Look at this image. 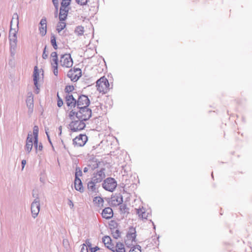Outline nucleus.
Segmentation results:
<instances>
[{
	"mask_svg": "<svg viewBox=\"0 0 252 252\" xmlns=\"http://www.w3.org/2000/svg\"><path fill=\"white\" fill-rule=\"evenodd\" d=\"M66 26V24L64 22V21H61L58 24L57 27V31L60 32H61L63 30Z\"/></svg>",
	"mask_w": 252,
	"mask_h": 252,
	"instance_id": "nucleus-29",
	"label": "nucleus"
},
{
	"mask_svg": "<svg viewBox=\"0 0 252 252\" xmlns=\"http://www.w3.org/2000/svg\"><path fill=\"white\" fill-rule=\"evenodd\" d=\"M88 166L92 170L95 169L98 167V162L96 160H91L88 163Z\"/></svg>",
	"mask_w": 252,
	"mask_h": 252,
	"instance_id": "nucleus-28",
	"label": "nucleus"
},
{
	"mask_svg": "<svg viewBox=\"0 0 252 252\" xmlns=\"http://www.w3.org/2000/svg\"><path fill=\"white\" fill-rule=\"evenodd\" d=\"M85 245L87 246V248L89 247V248H90L92 247V244L90 242L89 240H87L86 241V244Z\"/></svg>",
	"mask_w": 252,
	"mask_h": 252,
	"instance_id": "nucleus-45",
	"label": "nucleus"
},
{
	"mask_svg": "<svg viewBox=\"0 0 252 252\" xmlns=\"http://www.w3.org/2000/svg\"><path fill=\"white\" fill-rule=\"evenodd\" d=\"M77 119L83 121L89 120L92 116V110L86 107H80L79 109Z\"/></svg>",
	"mask_w": 252,
	"mask_h": 252,
	"instance_id": "nucleus-5",
	"label": "nucleus"
},
{
	"mask_svg": "<svg viewBox=\"0 0 252 252\" xmlns=\"http://www.w3.org/2000/svg\"><path fill=\"white\" fill-rule=\"evenodd\" d=\"M113 236L114 238L117 239L120 237V232L118 230H116L115 232H114L113 233Z\"/></svg>",
	"mask_w": 252,
	"mask_h": 252,
	"instance_id": "nucleus-38",
	"label": "nucleus"
},
{
	"mask_svg": "<svg viewBox=\"0 0 252 252\" xmlns=\"http://www.w3.org/2000/svg\"><path fill=\"white\" fill-rule=\"evenodd\" d=\"M53 68V73L55 76H57L58 74V67H52Z\"/></svg>",
	"mask_w": 252,
	"mask_h": 252,
	"instance_id": "nucleus-43",
	"label": "nucleus"
},
{
	"mask_svg": "<svg viewBox=\"0 0 252 252\" xmlns=\"http://www.w3.org/2000/svg\"><path fill=\"white\" fill-rule=\"evenodd\" d=\"M98 184L95 181H94L93 179L91 180L88 183V189L89 190L92 191H95L96 189V185Z\"/></svg>",
	"mask_w": 252,
	"mask_h": 252,
	"instance_id": "nucleus-25",
	"label": "nucleus"
},
{
	"mask_svg": "<svg viewBox=\"0 0 252 252\" xmlns=\"http://www.w3.org/2000/svg\"><path fill=\"white\" fill-rule=\"evenodd\" d=\"M46 47H45L43 52V54H42V58L44 59H46L48 57V54L46 53Z\"/></svg>",
	"mask_w": 252,
	"mask_h": 252,
	"instance_id": "nucleus-41",
	"label": "nucleus"
},
{
	"mask_svg": "<svg viewBox=\"0 0 252 252\" xmlns=\"http://www.w3.org/2000/svg\"><path fill=\"white\" fill-rule=\"evenodd\" d=\"M212 177L213 178V173H212Z\"/></svg>",
	"mask_w": 252,
	"mask_h": 252,
	"instance_id": "nucleus-54",
	"label": "nucleus"
},
{
	"mask_svg": "<svg viewBox=\"0 0 252 252\" xmlns=\"http://www.w3.org/2000/svg\"><path fill=\"white\" fill-rule=\"evenodd\" d=\"M97 90L100 93L106 94L109 90V83L105 77H102L96 81Z\"/></svg>",
	"mask_w": 252,
	"mask_h": 252,
	"instance_id": "nucleus-4",
	"label": "nucleus"
},
{
	"mask_svg": "<svg viewBox=\"0 0 252 252\" xmlns=\"http://www.w3.org/2000/svg\"><path fill=\"white\" fill-rule=\"evenodd\" d=\"M51 43L55 49L56 50L58 48L56 37L54 35H52L51 37Z\"/></svg>",
	"mask_w": 252,
	"mask_h": 252,
	"instance_id": "nucleus-31",
	"label": "nucleus"
},
{
	"mask_svg": "<svg viewBox=\"0 0 252 252\" xmlns=\"http://www.w3.org/2000/svg\"><path fill=\"white\" fill-rule=\"evenodd\" d=\"M14 18L13 17L10 22V28L9 32L8 39L10 44V56L8 63V67L11 69L14 70L16 65L15 55L16 53V29L12 27Z\"/></svg>",
	"mask_w": 252,
	"mask_h": 252,
	"instance_id": "nucleus-1",
	"label": "nucleus"
},
{
	"mask_svg": "<svg viewBox=\"0 0 252 252\" xmlns=\"http://www.w3.org/2000/svg\"><path fill=\"white\" fill-rule=\"evenodd\" d=\"M81 70L79 68L70 69L67 73V76L72 81L76 82L81 76Z\"/></svg>",
	"mask_w": 252,
	"mask_h": 252,
	"instance_id": "nucleus-10",
	"label": "nucleus"
},
{
	"mask_svg": "<svg viewBox=\"0 0 252 252\" xmlns=\"http://www.w3.org/2000/svg\"><path fill=\"white\" fill-rule=\"evenodd\" d=\"M60 64L63 67L69 68L73 65V60L69 54H65L61 56Z\"/></svg>",
	"mask_w": 252,
	"mask_h": 252,
	"instance_id": "nucleus-7",
	"label": "nucleus"
},
{
	"mask_svg": "<svg viewBox=\"0 0 252 252\" xmlns=\"http://www.w3.org/2000/svg\"><path fill=\"white\" fill-rule=\"evenodd\" d=\"M79 109H77V106L72 108L68 113V117L71 120L73 119L75 117L77 118Z\"/></svg>",
	"mask_w": 252,
	"mask_h": 252,
	"instance_id": "nucleus-26",
	"label": "nucleus"
},
{
	"mask_svg": "<svg viewBox=\"0 0 252 252\" xmlns=\"http://www.w3.org/2000/svg\"><path fill=\"white\" fill-rule=\"evenodd\" d=\"M46 135H47V137H48V140H49V142L51 144V140H50V137H49V135L48 133V132L47 131V130H46Z\"/></svg>",
	"mask_w": 252,
	"mask_h": 252,
	"instance_id": "nucleus-51",
	"label": "nucleus"
},
{
	"mask_svg": "<svg viewBox=\"0 0 252 252\" xmlns=\"http://www.w3.org/2000/svg\"><path fill=\"white\" fill-rule=\"evenodd\" d=\"M57 96L58 97L57 105H58V107H61L63 105V101L62 99L61 98H60V97H59V95H57Z\"/></svg>",
	"mask_w": 252,
	"mask_h": 252,
	"instance_id": "nucleus-39",
	"label": "nucleus"
},
{
	"mask_svg": "<svg viewBox=\"0 0 252 252\" xmlns=\"http://www.w3.org/2000/svg\"><path fill=\"white\" fill-rule=\"evenodd\" d=\"M88 140V137L85 134H80L73 140V144L78 147L83 146Z\"/></svg>",
	"mask_w": 252,
	"mask_h": 252,
	"instance_id": "nucleus-12",
	"label": "nucleus"
},
{
	"mask_svg": "<svg viewBox=\"0 0 252 252\" xmlns=\"http://www.w3.org/2000/svg\"><path fill=\"white\" fill-rule=\"evenodd\" d=\"M51 58H58L57 53L56 52H53L51 54Z\"/></svg>",
	"mask_w": 252,
	"mask_h": 252,
	"instance_id": "nucleus-46",
	"label": "nucleus"
},
{
	"mask_svg": "<svg viewBox=\"0 0 252 252\" xmlns=\"http://www.w3.org/2000/svg\"><path fill=\"white\" fill-rule=\"evenodd\" d=\"M26 164V160L25 159L23 160L22 161V170H23Z\"/></svg>",
	"mask_w": 252,
	"mask_h": 252,
	"instance_id": "nucleus-48",
	"label": "nucleus"
},
{
	"mask_svg": "<svg viewBox=\"0 0 252 252\" xmlns=\"http://www.w3.org/2000/svg\"><path fill=\"white\" fill-rule=\"evenodd\" d=\"M33 144V142L32 141V134H29L27 138V143L25 147V150L28 152L30 153L32 148Z\"/></svg>",
	"mask_w": 252,
	"mask_h": 252,
	"instance_id": "nucleus-18",
	"label": "nucleus"
},
{
	"mask_svg": "<svg viewBox=\"0 0 252 252\" xmlns=\"http://www.w3.org/2000/svg\"><path fill=\"white\" fill-rule=\"evenodd\" d=\"M136 214L138 215L139 219L143 220H146L151 216V212L147 210L145 208L142 207L139 209H135Z\"/></svg>",
	"mask_w": 252,
	"mask_h": 252,
	"instance_id": "nucleus-14",
	"label": "nucleus"
},
{
	"mask_svg": "<svg viewBox=\"0 0 252 252\" xmlns=\"http://www.w3.org/2000/svg\"><path fill=\"white\" fill-rule=\"evenodd\" d=\"M101 215L106 219H111L113 215L112 209L110 207L105 208L103 210Z\"/></svg>",
	"mask_w": 252,
	"mask_h": 252,
	"instance_id": "nucleus-19",
	"label": "nucleus"
},
{
	"mask_svg": "<svg viewBox=\"0 0 252 252\" xmlns=\"http://www.w3.org/2000/svg\"><path fill=\"white\" fill-rule=\"evenodd\" d=\"M76 2L81 5H86L88 2V0H76Z\"/></svg>",
	"mask_w": 252,
	"mask_h": 252,
	"instance_id": "nucleus-37",
	"label": "nucleus"
},
{
	"mask_svg": "<svg viewBox=\"0 0 252 252\" xmlns=\"http://www.w3.org/2000/svg\"><path fill=\"white\" fill-rule=\"evenodd\" d=\"M75 33L78 36H81L84 34V28L82 26L76 27L74 30Z\"/></svg>",
	"mask_w": 252,
	"mask_h": 252,
	"instance_id": "nucleus-27",
	"label": "nucleus"
},
{
	"mask_svg": "<svg viewBox=\"0 0 252 252\" xmlns=\"http://www.w3.org/2000/svg\"><path fill=\"white\" fill-rule=\"evenodd\" d=\"M32 196H33V197H34L35 198H36V197H38V194H36V193H32Z\"/></svg>",
	"mask_w": 252,
	"mask_h": 252,
	"instance_id": "nucleus-52",
	"label": "nucleus"
},
{
	"mask_svg": "<svg viewBox=\"0 0 252 252\" xmlns=\"http://www.w3.org/2000/svg\"><path fill=\"white\" fill-rule=\"evenodd\" d=\"M27 106L29 108V113H32L33 108V95H29L26 99Z\"/></svg>",
	"mask_w": 252,
	"mask_h": 252,
	"instance_id": "nucleus-20",
	"label": "nucleus"
},
{
	"mask_svg": "<svg viewBox=\"0 0 252 252\" xmlns=\"http://www.w3.org/2000/svg\"><path fill=\"white\" fill-rule=\"evenodd\" d=\"M91 252H95L99 249L98 247H95L94 248H92V247L90 248Z\"/></svg>",
	"mask_w": 252,
	"mask_h": 252,
	"instance_id": "nucleus-44",
	"label": "nucleus"
},
{
	"mask_svg": "<svg viewBox=\"0 0 252 252\" xmlns=\"http://www.w3.org/2000/svg\"><path fill=\"white\" fill-rule=\"evenodd\" d=\"M74 90V87L73 86H67L65 88V91L66 93H69Z\"/></svg>",
	"mask_w": 252,
	"mask_h": 252,
	"instance_id": "nucleus-34",
	"label": "nucleus"
},
{
	"mask_svg": "<svg viewBox=\"0 0 252 252\" xmlns=\"http://www.w3.org/2000/svg\"><path fill=\"white\" fill-rule=\"evenodd\" d=\"M123 200L122 196H116L112 198L111 203L113 205L118 206L122 204Z\"/></svg>",
	"mask_w": 252,
	"mask_h": 252,
	"instance_id": "nucleus-24",
	"label": "nucleus"
},
{
	"mask_svg": "<svg viewBox=\"0 0 252 252\" xmlns=\"http://www.w3.org/2000/svg\"><path fill=\"white\" fill-rule=\"evenodd\" d=\"M68 205H69V206L70 207V209H72L74 207V204H73V202L70 200V199H68Z\"/></svg>",
	"mask_w": 252,
	"mask_h": 252,
	"instance_id": "nucleus-42",
	"label": "nucleus"
},
{
	"mask_svg": "<svg viewBox=\"0 0 252 252\" xmlns=\"http://www.w3.org/2000/svg\"><path fill=\"white\" fill-rule=\"evenodd\" d=\"M39 31L40 34L43 36L45 35L47 32V20L45 18H43L40 20L39 23Z\"/></svg>",
	"mask_w": 252,
	"mask_h": 252,
	"instance_id": "nucleus-15",
	"label": "nucleus"
},
{
	"mask_svg": "<svg viewBox=\"0 0 252 252\" xmlns=\"http://www.w3.org/2000/svg\"><path fill=\"white\" fill-rule=\"evenodd\" d=\"M58 58H51V63L52 67H58Z\"/></svg>",
	"mask_w": 252,
	"mask_h": 252,
	"instance_id": "nucleus-33",
	"label": "nucleus"
},
{
	"mask_svg": "<svg viewBox=\"0 0 252 252\" xmlns=\"http://www.w3.org/2000/svg\"><path fill=\"white\" fill-rule=\"evenodd\" d=\"M86 126L84 121L78 119L72 121L69 124L70 129L72 131H77L83 129Z\"/></svg>",
	"mask_w": 252,
	"mask_h": 252,
	"instance_id": "nucleus-8",
	"label": "nucleus"
},
{
	"mask_svg": "<svg viewBox=\"0 0 252 252\" xmlns=\"http://www.w3.org/2000/svg\"><path fill=\"white\" fill-rule=\"evenodd\" d=\"M40 200L39 197H36L31 204V213L33 218H35L38 215L40 211Z\"/></svg>",
	"mask_w": 252,
	"mask_h": 252,
	"instance_id": "nucleus-9",
	"label": "nucleus"
},
{
	"mask_svg": "<svg viewBox=\"0 0 252 252\" xmlns=\"http://www.w3.org/2000/svg\"><path fill=\"white\" fill-rule=\"evenodd\" d=\"M117 186V182L114 178H107L106 179L103 184V188L106 190L112 192L116 189Z\"/></svg>",
	"mask_w": 252,
	"mask_h": 252,
	"instance_id": "nucleus-6",
	"label": "nucleus"
},
{
	"mask_svg": "<svg viewBox=\"0 0 252 252\" xmlns=\"http://www.w3.org/2000/svg\"><path fill=\"white\" fill-rule=\"evenodd\" d=\"M82 176V171L79 168H76L75 172V179L79 178V176Z\"/></svg>",
	"mask_w": 252,
	"mask_h": 252,
	"instance_id": "nucleus-36",
	"label": "nucleus"
},
{
	"mask_svg": "<svg viewBox=\"0 0 252 252\" xmlns=\"http://www.w3.org/2000/svg\"><path fill=\"white\" fill-rule=\"evenodd\" d=\"M105 169L101 168L100 170L97 171L96 172H94L93 174L92 179L94 181H95L97 183H99L102 182L103 179L105 177Z\"/></svg>",
	"mask_w": 252,
	"mask_h": 252,
	"instance_id": "nucleus-13",
	"label": "nucleus"
},
{
	"mask_svg": "<svg viewBox=\"0 0 252 252\" xmlns=\"http://www.w3.org/2000/svg\"><path fill=\"white\" fill-rule=\"evenodd\" d=\"M33 81L36 90L35 93H39V87L40 83L42 82L43 79V73L42 70H39L37 66H35L33 71Z\"/></svg>",
	"mask_w": 252,
	"mask_h": 252,
	"instance_id": "nucleus-3",
	"label": "nucleus"
},
{
	"mask_svg": "<svg viewBox=\"0 0 252 252\" xmlns=\"http://www.w3.org/2000/svg\"><path fill=\"white\" fill-rule=\"evenodd\" d=\"M71 0H61V6L63 7H69V5L70 4ZM53 3L57 9H58V1L57 0H52Z\"/></svg>",
	"mask_w": 252,
	"mask_h": 252,
	"instance_id": "nucleus-22",
	"label": "nucleus"
},
{
	"mask_svg": "<svg viewBox=\"0 0 252 252\" xmlns=\"http://www.w3.org/2000/svg\"><path fill=\"white\" fill-rule=\"evenodd\" d=\"M38 127L35 126L33 129V136L34 138L33 144L35 149H37V139H38Z\"/></svg>",
	"mask_w": 252,
	"mask_h": 252,
	"instance_id": "nucleus-23",
	"label": "nucleus"
},
{
	"mask_svg": "<svg viewBox=\"0 0 252 252\" xmlns=\"http://www.w3.org/2000/svg\"><path fill=\"white\" fill-rule=\"evenodd\" d=\"M74 188L77 191L82 192L84 191L81 180L80 178H77L74 181Z\"/></svg>",
	"mask_w": 252,
	"mask_h": 252,
	"instance_id": "nucleus-21",
	"label": "nucleus"
},
{
	"mask_svg": "<svg viewBox=\"0 0 252 252\" xmlns=\"http://www.w3.org/2000/svg\"><path fill=\"white\" fill-rule=\"evenodd\" d=\"M73 96V95H66V103L69 108V109L77 106V101Z\"/></svg>",
	"mask_w": 252,
	"mask_h": 252,
	"instance_id": "nucleus-16",
	"label": "nucleus"
},
{
	"mask_svg": "<svg viewBox=\"0 0 252 252\" xmlns=\"http://www.w3.org/2000/svg\"><path fill=\"white\" fill-rule=\"evenodd\" d=\"M69 10V7H63L61 6L60 8V14H59V19L60 21H64L66 19L68 12Z\"/></svg>",
	"mask_w": 252,
	"mask_h": 252,
	"instance_id": "nucleus-17",
	"label": "nucleus"
},
{
	"mask_svg": "<svg viewBox=\"0 0 252 252\" xmlns=\"http://www.w3.org/2000/svg\"><path fill=\"white\" fill-rule=\"evenodd\" d=\"M43 148L42 145L41 143H40L39 144L37 143V149H36V150H38L39 151H42Z\"/></svg>",
	"mask_w": 252,
	"mask_h": 252,
	"instance_id": "nucleus-47",
	"label": "nucleus"
},
{
	"mask_svg": "<svg viewBox=\"0 0 252 252\" xmlns=\"http://www.w3.org/2000/svg\"><path fill=\"white\" fill-rule=\"evenodd\" d=\"M94 202L97 204L98 206L102 205L103 203V199L100 197H95L94 199Z\"/></svg>",
	"mask_w": 252,
	"mask_h": 252,
	"instance_id": "nucleus-30",
	"label": "nucleus"
},
{
	"mask_svg": "<svg viewBox=\"0 0 252 252\" xmlns=\"http://www.w3.org/2000/svg\"><path fill=\"white\" fill-rule=\"evenodd\" d=\"M140 247L138 246L131 249L129 252H141Z\"/></svg>",
	"mask_w": 252,
	"mask_h": 252,
	"instance_id": "nucleus-35",
	"label": "nucleus"
},
{
	"mask_svg": "<svg viewBox=\"0 0 252 252\" xmlns=\"http://www.w3.org/2000/svg\"><path fill=\"white\" fill-rule=\"evenodd\" d=\"M126 208V206L125 205L122 204L120 206V209L121 211L125 210V209Z\"/></svg>",
	"mask_w": 252,
	"mask_h": 252,
	"instance_id": "nucleus-49",
	"label": "nucleus"
},
{
	"mask_svg": "<svg viewBox=\"0 0 252 252\" xmlns=\"http://www.w3.org/2000/svg\"><path fill=\"white\" fill-rule=\"evenodd\" d=\"M81 252H88V248L85 244L82 245Z\"/></svg>",
	"mask_w": 252,
	"mask_h": 252,
	"instance_id": "nucleus-40",
	"label": "nucleus"
},
{
	"mask_svg": "<svg viewBox=\"0 0 252 252\" xmlns=\"http://www.w3.org/2000/svg\"><path fill=\"white\" fill-rule=\"evenodd\" d=\"M89 169H90V168L88 166L85 167L83 169L84 172H85V173L87 172Z\"/></svg>",
	"mask_w": 252,
	"mask_h": 252,
	"instance_id": "nucleus-50",
	"label": "nucleus"
},
{
	"mask_svg": "<svg viewBox=\"0 0 252 252\" xmlns=\"http://www.w3.org/2000/svg\"><path fill=\"white\" fill-rule=\"evenodd\" d=\"M102 241L105 247L113 252H126L125 246L123 243H117L116 246L114 247L111 244V239L109 236H104L102 238Z\"/></svg>",
	"mask_w": 252,
	"mask_h": 252,
	"instance_id": "nucleus-2",
	"label": "nucleus"
},
{
	"mask_svg": "<svg viewBox=\"0 0 252 252\" xmlns=\"http://www.w3.org/2000/svg\"><path fill=\"white\" fill-rule=\"evenodd\" d=\"M59 130L60 131V134H61V133H62V126H60L59 127Z\"/></svg>",
	"mask_w": 252,
	"mask_h": 252,
	"instance_id": "nucleus-53",
	"label": "nucleus"
},
{
	"mask_svg": "<svg viewBox=\"0 0 252 252\" xmlns=\"http://www.w3.org/2000/svg\"><path fill=\"white\" fill-rule=\"evenodd\" d=\"M90 103V99L88 97V95H79L77 101V109H78L84 106L88 107Z\"/></svg>",
	"mask_w": 252,
	"mask_h": 252,
	"instance_id": "nucleus-11",
	"label": "nucleus"
},
{
	"mask_svg": "<svg viewBox=\"0 0 252 252\" xmlns=\"http://www.w3.org/2000/svg\"><path fill=\"white\" fill-rule=\"evenodd\" d=\"M127 237H128L132 241L134 240L136 237V232L135 230H132V231L128 233Z\"/></svg>",
	"mask_w": 252,
	"mask_h": 252,
	"instance_id": "nucleus-32",
	"label": "nucleus"
}]
</instances>
